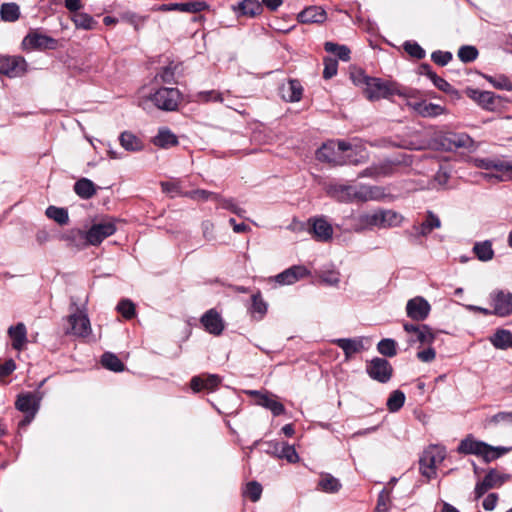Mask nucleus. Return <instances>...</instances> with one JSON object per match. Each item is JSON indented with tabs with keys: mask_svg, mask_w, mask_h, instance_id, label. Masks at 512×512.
Returning <instances> with one entry per match:
<instances>
[{
	"mask_svg": "<svg viewBox=\"0 0 512 512\" xmlns=\"http://www.w3.org/2000/svg\"><path fill=\"white\" fill-rule=\"evenodd\" d=\"M403 47L411 57L416 59H423L426 55L425 50L416 42L407 41Z\"/></svg>",
	"mask_w": 512,
	"mask_h": 512,
	"instance_id": "nucleus-56",
	"label": "nucleus"
},
{
	"mask_svg": "<svg viewBox=\"0 0 512 512\" xmlns=\"http://www.w3.org/2000/svg\"><path fill=\"white\" fill-rule=\"evenodd\" d=\"M333 343L343 350L346 359L365 349L363 338H339L333 340Z\"/></svg>",
	"mask_w": 512,
	"mask_h": 512,
	"instance_id": "nucleus-24",
	"label": "nucleus"
},
{
	"mask_svg": "<svg viewBox=\"0 0 512 512\" xmlns=\"http://www.w3.org/2000/svg\"><path fill=\"white\" fill-rule=\"evenodd\" d=\"M274 451L279 458L286 459L289 463H296L299 460L295 448L287 443H275Z\"/></svg>",
	"mask_w": 512,
	"mask_h": 512,
	"instance_id": "nucleus-37",
	"label": "nucleus"
},
{
	"mask_svg": "<svg viewBox=\"0 0 512 512\" xmlns=\"http://www.w3.org/2000/svg\"><path fill=\"white\" fill-rule=\"evenodd\" d=\"M181 93L176 88H160L150 96L154 105L165 111H174L177 109Z\"/></svg>",
	"mask_w": 512,
	"mask_h": 512,
	"instance_id": "nucleus-8",
	"label": "nucleus"
},
{
	"mask_svg": "<svg viewBox=\"0 0 512 512\" xmlns=\"http://www.w3.org/2000/svg\"><path fill=\"white\" fill-rule=\"evenodd\" d=\"M101 364L106 369L114 372H122L125 368L123 362L115 354L109 352L102 355Z\"/></svg>",
	"mask_w": 512,
	"mask_h": 512,
	"instance_id": "nucleus-43",
	"label": "nucleus"
},
{
	"mask_svg": "<svg viewBox=\"0 0 512 512\" xmlns=\"http://www.w3.org/2000/svg\"><path fill=\"white\" fill-rule=\"evenodd\" d=\"M40 399L35 393L20 394L16 400V408L24 413L36 414L39 409Z\"/></svg>",
	"mask_w": 512,
	"mask_h": 512,
	"instance_id": "nucleus-25",
	"label": "nucleus"
},
{
	"mask_svg": "<svg viewBox=\"0 0 512 512\" xmlns=\"http://www.w3.org/2000/svg\"><path fill=\"white\" fill-rule=\"evenodd\" d=\"M405 402V394L400 390L391 393L387 400V408L390 412H397L402 408Z\"/></svg>",
	"mask_w": 512,
	"mask_h": 512,
	"instance_id": "nucleus-49",
	"label": "nucleus"
},
{
	"mask_svg": "<svg viewBox=\"0 0 512 512\" xmlns=\"http://www.w3.org/2000/svg\"><path fill=\"white\" fill-rule=\"evenodd\" d=\"M175 68L172 66H167L162 69V71L156 76V78H160L163 83H172L175 79Z\"/></svg>",
	"mask_w": 512,
	"mask_h": 512,
	"instance_id": "nucleus-63",
	"label": "nucleus"
},
{
	"mask_svg": "<svg viewBox=\"0 0 512 512\" xmlns=\"http://www.w3.org/2000/svg\"><path fill=\"white\" fill-rule=\"evenodd\" d=\"M492 312L498 317L512 315V293L507 290H494L489 295Z\"/></svg>",
	"mask_w": 512,
	"mask_h": 512,
	"instance_id": "nucleus-9",
	"label": "nucleus"
},
{
	"mask_svg": "<svg viewBox=\"0 0 512 512\" xmlns=\"http://www.w3.org/2000/svg\"><path fill=\"white\" fill-rule=\"evenodd\" d=\"M320 282L329 286H337L340 282V274L336 271H325L320 275Z\"/></svg>",
	"mask_w": 512,
	"mask_h": 512,
	"instance_id": "nucleus-60",
	"label": "nucleus"
},
{
	"mask_svg": "<svg viewBox=\"0 0 512 512\" xmlns=\"http://www.w3.org/2000/svg\"><path fill=\"white\" fill-rule=\"evenodd\" d=\"M350 78L356 86L362 88L369 101L388 99L393 95L403 97L405 92V89H402L396 82L368 76L362 69L351 71Z\"/></svg>",
	"mask_w": 512,
	"mask_h": 512,
	"instance_id": "nucleus-1",
	"label": "nucleus"
},
{
	"mask_svg": "<svg viewBox=\"0 0 512 512\" xmlns=\"http://www.w3.org/2000/svg\"><path fill=\"white\" fill-rule=\"evenodd\" d=\"M242 15L254 17L262 13V4L258 0H243L238 4Z\"/></svg>",
	"mask_w": 512,
	"mask_h": 512,
	"instance_id": "nucleus-39",
	"label": "nucleus"
},
{
	"mask_svg": "<svg viewBox=\"0 0 512 512\" xmlns=\"http://www.w3.org/2000/svg\"><path fill=\"white\" fill-rule=\"evenodd\" d=\"M429 79L439 90L443 92L448 93L452 89L451 85L445 79L438 76L436 73H434Z\"/></svg>",
	"mask_w": 512,
	"mask_h": 512,
	"instance_id": "nucleus-64",
	"label": "nucleus"
},
{
	"mask_svg": "<svg viewBox=\"0 0 512 512\" xmlns=\"http://www.w3.org/2000/svg\"><path fill=\"white\" fill-rule=\"evenodd\" d=\"M318 487L326 493H335L340 490L341 483L331 474H324L318 482Z\"/></svg>",
	"mask_w": 512,
	"mask_h": 512,
	"instance_id": "nucleus-40",
	"label": "nucleus"
},
{
	"mask_svg": "<svg viewBox=\"0 0 512 512\" xmlns=\"http://www.w3.org/2000/svg\"><path fill=\"white\" fill-rule=\"evenodd\" d=\"M326 18L325 11L319 6H310L298 14L301 23H320Z\"/></svg>",
	"mask_w": 512,
	"mask_h": 512,
	"instance_id": "nucleus-30",
	"label": "nucleus"
},
{
	"mask_svg": "<svg viewBox=\"0 0 512 512\" xmlns=\"http://www.w3.org/2000/svg\"><path fill=\"white\" fill-rule=\"evenodd\" d=\"M500 424H512V411L498 412L485 420L486 427H495Z\"/></svg>",
	"mask_w": 512,
	"mask_h": 512,
	"instance_id": "nucleus-48",
	"label": "nucleus"
},
{
	"mask_svg": "<svg viewBox=\"0 0 512 512\" xmlns=\"http://www.w3.org/2000/svg\"><path fill=\"white\" fill-rule=\"evenodd\" d=\"M116 232V225L112 219L103 220L93 224L86 232V242L89 245H99L104 239Z\"/></svg>",
	"mask_w": 512,
	"mask_h": 512,
	"instance_id": "nucleus-10",
	"label": "nucleus"
},
{
	"mask_svg": "<svg viewBox=\"0 0 512 512\" xmlns=\"http://www.w3.org/2000/svg\"><path fill=\"white\" fill-rule=\"evenodd\" d=\"M510 450V447H494L483 441L475 440L471 436L463 439L457 449V451L461 454L480 456L486 463L498 459L499 457L508 453Z\"/></svg>",
	"mask_w": 512,
	"mask_h": 512,
	"instance_id": "nucleus-4",
	"label": "nucleus"
},
{
	"mask_svg": "<svg viewBox=\"0 0 512 512\" xmlns=\"http://www.w3.org/2000/svg\"><path fill=\"white\" fill-rule=\"evenodd\" d=\"M490 343L499 350H507L511 348L512 332L507 329H497L489 338Z\"/></svg>",
	"mask_w": 512,
	"mask_h": 512,
	"instance_id": "nucleus-29",
	"label": "nucleus"
},
{
	"mask_svg": "<svg viewBox=\"0 0 512 512\" xmlns=\"http://www.w3.org/2000/svg\"><path fill=\"white\" fill-rule=\"evenodd\" d=\"M201 323L205 330L213 335H220L224 329V324L219 313L214 310H208L202 317Z\"/></svg>",
	"mask_w": 512,
	"mask_h": 512,
	"instance_id": "nucleus-21",
	"label": "nucleus"
},
{
	"mask_svg": "<svg viewBox=\"0 0 512 512\" xmlns=\"http://www.w3.org/2000/svg\"><path fill=\"white\" fill-rule=\"evenodd\" d=\"M491 170H494L495 172L487 174V176L493 177L497 181H505L510 177L512 165L499 159H493Z\"/></svg>",
	"mask_w": 512,
	"mask_h": 512,
	"instance_id": "nucleus-33",
	"label": "nucleus"
},
{
	"mask_svg": "<svg viewBox=\"0 0 512 512\" xmlns=\"http://www.w3.org/2000/svg\"><path fill=\"white\" fill-rule=\"evenodd\" d=\"M445 457L446 451L444 447L431 445L425 449L419 460L422 475L428 479L434 477L436 474L437 464H440Z\"/></svg>",
	"mask_w": 512,
	"mask_h": 512,
	"instance_id": "nucleus-7",
	"label": "nucleus"
},
{
	"mask_svg": "<svg viewBox=\"0 0 512 512\" xmlns=\"http://www.w3.org/2000/svg\"><path fill=\"white\" fill-rule=\"evenodd\" d=\"M441 227V221L437 215H435L432 211H428L426 215V219L419 225L414 228L417 231L419 236H427L434 229Z\"/></svg>",
	"mask_w": 512,
	"mask_h": 512,
	"instance_id": "nucleus-31",
	"label": "nucleus"
},
{
	"mask_svg": "<svg viewBox=\"0 0 512 512\" xmlns=\"http://www.w3.org/2000/svg\"><path fill=\"white\" fill-rule=\"evenodd\" d=\"M442 145L448 150L457 148L469 149L473 147L474 141L466 133L449 132L443 136Z\"/></svg>",
	"mask_w": 512,
	"mask_h": 512,
	"instance_id": "nucleus-19",
	"label": "nucleus"
},
{
	"mask_svg": "<svg viewBox=\"0 0 512 512\" xmlns=\"http://www.w3.org/2000/svg\"><path fill=\"white\" fill-rule=\"evenodd\" d=\"M324 49L328 53H333L337 55V57L342 61H349L350 60V49L345 45H339L334 42H326L324 44Z\"/></svg>",
	"mask_w": 512,
	"mask_h": 512,
	"instance_id": "nucleus-45",
	"label": "nucleus"
},
{
	"mask_svg": "<svg viewBox=\"0 0 512 512\" xmlns=\"http://www.w3.org/2000/svg\"><path fill=\"white\" fill-rule=\"evenodd\" d=\"M458 57L464 63H470L478 57V50L474 46L464 45L458 50Z\"/></svg>",
	"mask_w": 512,
	"mask_h": 512,
	"instance_id": "nucleus-52",
	"label": "nucleus"
},
{
	"mask_svg": "<svg viewBox=\"0 0 512 512\" xmlns=\"http://www.w3.org/2000/svg\"><path fill=\"white\" fill-rule=\"evenodd\" d=\"M154 145L161 148H169L178 144V139L169 129L163 128L153 139Z\"/></svg>",
	"mask_w": 512,
	"mask_h": 512,
	"instance_id": "nucleus-35",
	"label": "nucleus"
},
{
	"mask_svg": "<svg viewBox=\"0 0 512 512\" xmlns=\"http://www.w3.org/2000/svg\"><path fill=\"white\" fill-rule=\"evenodd\" d=\"M402 98L405 100V105L420 117L433 118L445 113L443 106L421 99L417 90L405 89Z\"/></svg>",
	"mask_w": 512,
	"mask_h": 512,
	"instance_id": "nucleus-5",
	"label": "nucleus"
},
{
	"mask_svg": "<svg viewBox=\"0 0 512 512\" xmlns=\"http://www.w3.org/2000/svg\"><path fill=\"white\" fill-rule=\"evenodd\" d=\"M367 374L380 383H387L393 373L391 364L384 358H373L366 366Z\"/></svg>",
	"mask_w": 512,
	"mask_h": 512,
	"instance_id": "nucleus-12",
	"label": "nucleus"
},
{
	"mask_svg": "<svg viewBox=\"0 0 512 512\" xmlns=\"http://www.w3.org/2000/svg\"><path fill=\"white\" fill-rule=\"evenodd\" d=\"M0 16L3 21L14 22L19 19L20 9L16 3H4L0 8Z\"/></svg>",
	"mask_w": 512,
	"mask_h": 512,
	"instance_id": "nucleus-42",
	"label": "nucleus"
},
{
	"mask_svg": "<svg viewBox=\"0 0 512 512\" xmlns=\"http://www.w3.org/2000/svg\"><path fill=\"white\" fill-rule=\"evenodd\" d=\"M27 70V63L21 56L0 57V74L9 78L21 77Z\"/></svg>",
	"mask_w": 512,
	"mask_h": 512,
	"instance_id": "nucleus-11",
	"label": "nucleus"
},
{
	"mask_svg": "<svg viewBox=\"0 0 512 512\" xmlns=\"http://www.w3.org/2000/svg\"><path fill=\"white\" fill-rule=\"evenodd\" d=\"M197 100L202 102L209 101H219L222 102L223 98L220 92L211 90V91H203L197 94Z\"/></svg>",
	"mask_w": 512,
	"mask_h": 512,
	"instance_id": "nucleus-62",
	"label": "nucleus"
},
{
	"mask_svg": "<svg viewBox=\"0 0 512 512\" xmlns=\"http://www.w3.org/2000/svg\"><path fill=\"white\" fill-rule=\"evenodd\" d=\"M431 59L439 66H445L452 60V54L448 51L437 50L431 55Z\"/></svg>",
	"mask_w": 512,
	"mask_h": 512,
	"instance_id": "nucleus-61",
	"label": "nucleus"
},
{
	"mask_svg": "<svg viewBox=\"0 0 512 512\" xmlns=\"http://www.w3.org/2000/svg\"><path fill=\"white\" fill-rule=\"evenodd\" d=\"M75 193L82 199H90L96 193L94 183L87 179L81 178L74 184Z\"/></svg>",
	"mask_w": 512,
	"mask_h": 512,
	"instance_id": "nucleus-34",
	"label": "nucleus"
},
{
	"mask_svg": "<svg viewBox=\"0 0 512 512\" xmlns=\"http://www.w3.org/2000/svg\"><path fill=\"white\" fill-rule=\"evenodd\" d=\"M185 197L190 198L192 200H203V201L208 200L210 198L219 199L218 194L211 192V191L203 190V189L186 191Z\"/></svg>",
	"mask_w": 512,
	"mask_h": 512,
	"instance_id": "nucleus-54",
	"label": "nucleus"
},
{
	"mask_svg": "<svg viewBox=\"0 0 512 512\" xmlns=\"http://www.w3.org/2000/svg\"><path fill=\"white\" fill-rule=\"evenodd\" d=\"M117 310L126 319H131L135 315V305L128 299L121 300L117 305Z\"/></svg>",
	"mask_w": 512,
	"mask_h": 512,
	"instance_id": "nucleus-57",
	"label": "nucleus"
},
{
	"mask_svg": "<svg viewBox=\"0 0 512 512\" xmlns=\"http://www.w3.org/2000/svg\"><path fill=\"white\" fill-rule=\"evenodd\" d=\"M338 71V62L333 58H325L324 59V70L323 77L325 79H331L337 74Z\"/></svg>",
	"mask_w": 512,
	"mask_h": 512,
	"instance_id": "nucleus-58",
	"label": "nucleus"
},
{
	"mask_svg": "<svg viewBox=\"0 0 512 512\" xmlns=\"http://www.w3.org/2000/svg\"><path fill=\"white\" fill-rule=\"evenodd\" d=\"M485 79L493 85V87L505 90V91H511L512 90V82L504 75L499 76H484Z\"/></svg>",
	"mask_w": 512,
	"mask_h": 512,
	"instance_id": "nucleus-51",
	"label": "nucleus"
},
{
	"mask_svg": "<svg viewBox=\"0 0 512 512\" xmlns=\"http://www.w3.org/2000/svg\"><path fill=\"white\" fill-rule=\"evenodd\" d=\"M70 329L67 334H72L77 337H87L91 333L90 320L83 312L72 314L68 317Z\"/></svg>",
	"mask_w": 512,
	"mask_h": 512,
	"instance_id": "nucleus-14",
	"label": "nucleus"
},
{
	"mask_svg": "<svg viewBox=\"0 0 512 512\" xmlns=\"http://www.w3.org/2000/svg\"><path fill=\"white\" fill-rule=\"evenodd\" d=\"M221 379L216 374L194 376L191 379L190 386L194 392H199L203 389L213 391L220 384Z\"/></svg>",
	"mask_w": 512,
	"mask_h": 512,
	"instance_id": "nucleus-22",
	"label": "nucleus"
},
{
	"mask_svg": "<svg viewBox=\"0 0 512 512\" xmlns=\"http://www.w3.org/2000/svg\"><path fill=\"white\" fill-rule=\"evenodd\" d=\"M508 478V475H500L495 469H491L484 479L476 484L475 499L481 498L489 489L502 485Z\"/></svg>",
	"mask_w": 512,
	"mask_h": 512,
	"instance_id": "nucleus-17",
	"label": "nucleus"
},
{
	"mask_svg": "<svg viewBox=\"0 0 512 512\" xmlns=\"http://www.w3.org/2000/svg\"><path fill=\"white\" fill-rule=\"evenodd\" d=\"M252 312L258 313L261 316L264 315L267 311V304L262 299L261 293L257 292L252 295Z\"/></svg>",
	"mask_w": 512,
	"mask_h": 512,
	"instance_id": "nucleus-59",
	"label": "nucleus"
},
{
	"mask_svg": "<svg viewBox=\"0 0 512 512\" xmlns=\"http://www.w3.org/2000/svg\"><path fill=\"white\" fill-rule=\"evenodd\" d=\"M282 98L288 102L300 101L303 93L301 83L296 79H290L281 88Z\"/></svg>",
	"mask_w": 512,
	"mask_h": 512,
	"instance_id": "nucleus-27",
	"label": "nucleus"
},
{
	"mask_svg": "<svg viewBox=\"0 0 512 512\" xmlns=\"http://www.w3.org/2000/svg\"><path fill=\"white\" fill-rule=\"evenodd\" d=\"M8 335L12 340V347L16 350H22L27 342V330L23 323H18L8 329Z\"/></svg>",
	"mask_w": 512,
	"mask_h": 512,
	"instance_id": "nucleus-28",
	"label": "nucleus"
},
{
	"mask_svg": "<svg viewBox=\"0 0 512 512\" xmlns=\"http://www.w3.org/2000/svg\"><path fill=\"white\" fill-rule=\"evenodd\" d=\"M119 140L121 146L127 151L135 152L143 148L142 141L131 132L125 131L121 133Z\"/></svg>",
	"mask_w": 512,
	"mask_h": 512,
	"instance_id": "nucleus-36",
	"label": "nucleus"
},
{
	"mask_svg": "<svg viewBox=\"0 0 512 512\" xmlns=\"http://www.w3.org/2000/svg\"><path fill=\"white\" fill-rule=\"evenodd\" d=\"M214 200L219 203V206L221 208L230 210L231 212L235 213L239 217H244L245 210L238 207L232 198L224 199L219 195V199H214Z\"/></svg>",
	"mask_w": 512,
	"mask_h": 512,
	"instance_id": "nucleus-55",
	"label": "nucleus"
},
{
	"mask_svg": "<svg viewBox=\"0 0 512 512\" xmlns=\"http://www.w3.org/2000/svg\"><path fill=\"white\" fill-rule=\"evenodd\" d=\"M326 193L331 198L342 203L367 202L380 200L383 197V192L379 187L342 183H329L326 187Z\"/></svg>",
	"mask_w": 512,
	"mask_h": 512,
	"instance_id": "nucleus-2",
	"label": "nucleus"
},
{
	"mask_svg": "<svg viewBox=\"0 0 512 512\" xmlns=\"http://www.w3.org/2000/svg\"><path fill=\"white\" fill-rule=\"evenodd\" d=\"M161 189L164 193L170 197L181 196L185 197V192L182 190L181 181L179 179H173L171 181H162L160 183Z\"/></svg>",
	"mask_w": 512,
	"mask_h": 512,
	"instance_id": "nucleus-44",
	"label": "nucleus"
},
{
	"mask_svg": "<svg viewBox=\"0 0 512 512\" xmlns=\"http://www.w3.org/2000/svg\"><path fill=\"white\" fill-rule=\"evenodd\" d=\"M63 238L69 242L70 245L80 247L89 245L86 242V232L80 229H72Z\"/></svg>",
	"mask_w": 512,
	"mask_h": 512,
	"instance_id": "nucleus-46",
	"label": "nucleus"
},
{
	"mask_svg": "<svg viewBox=\"0 0 512 512\" xmlns=\"http://www.w3.org/2000/svg\"><path fill=\"white\" fill-rule=\"evenodd\" d=\"M251 394L258 395L257 403L269 409L274 416H279L285 412L284 405L277 400L276 396L259 394L257 391H252Z\"/></svg>",
	"mask_w": 512,
	"mask_h": 512,
	"instance_id": "nucleus-26",
	"label": "nucleus"
},
{
	"mask_svg": "<svg viewBox=\"0 0 512 512\" xmlns=\"http://www.w3.org/2000/svg\"><path fill=\"white\" fill-rule=\"evenodd\" d=\"M263 488L257 481H250L245 485L243 489V495L249 498L252 502L260 500Z\"/></svg>",
	"mask_w": 512,
	"mask_h": 512,
	"instance_id": "nucleus-47",
	"label": "nucleus"
},
{
	"mask_svg": "<svg viewBox=\"0 0 512 512\" xmlns=\"http://www.w3.org/2000/svg\"><path fill=\"white\" fill-rule=\"evenodd\" d=\"M208 8V4L204 1H191L187 3H170L163 4L160 7L162 11H180L184 13H198Z\"/></svg>",
	"mask_w": 512,
	"mask_h": 512,
	"instance_id": "nucleus-23",
	"label": "nucleus"
},
{
	"mask_svg": "<svg viewBox=\"0 0 512 512\" xmlns=\"http://www.w3.org/2000/svg\"><path fill=\"white\" fill-rule=\"evenodd\" d=\"M466 94L486 110L492 111L499 104V97L490 91H480L478 89L468 88L466 90Z\"/></svg>",
	"mask_w": 512,
	"mask_h": 512,
	"instance_id": "nucleus-18",
	"label": "nucleus"
},
{
	"mask_svg": "<svg viewBox=\"0 0 512 512\" xmlns=\"http://www.w3.org/2000/svg\"><path fill=\"white\" fill-rule=\"evenodd\" d=\"M350 148L351 145L344 140L328 141L316 151V158L333 166H342L348 162L343 153Z\"/></svg>",
	"mask_w": 512,
	"mask_h": 512,
	"instance_id": "nucleus-6",
	"label": "nucleus"
},
{
	"mask_svg": "<svg viewBox=\"0 0 512 512\" xmlns=\"http://www.w3.org/2000/svg\"><path fill=\"white\" fill-rule=\"evenodd\" d=\"M45 214L59 225H66L69 222L68 211L65 208L51 205L46 209Z\"/></svg>",
	"mask_w": 512,
	"mask_h": 512,
	"instance_id": "nucleus-41",
	"label": "nucleus"
},
{
	"mask_svg": "<svg viewBox=\"0 0 512 512\" xmlns=\"http://www.w3.org/2000/svg\"><path fill=\"white\" fill-rule=\"evenodd\" d=\"M23 46L30 49H50L58 47V41L38 32H30L23 40Z\"/></svg>",
	"mask_w": 512,
	"mask_h": 512,
	"instance_id": "nucleus-13",
	"label": "nucleus"
},
{
	"mask_svg": "<svg viewBox=\"0 0 512 512\" xmlns=\"http://www.w3.org/2000/svg\"><path fill=\"white\" fill-rule=\"evenodd\" d=\"M309 232L320 242H327L333 236L332 225L324 217H315L309 219Z\"/></svg>",
	"mask_w": 512,
	"mask_h": 512,
	"instance_id": "nucleus-15",
	"label": "nucleus"
},
{
	"mask_svg": "<svg viewBox=\"0 0 512 512\" xmlns=\"http://www.w3.org/2000/svg\"><path fill=\"white\" fill-rule=\"evenodd\" d=\"M396 342L393 339L385 338L377 344V350L380 354L393 357L397 354Z\"/></svg>",
	"mask_w": 512,
	"mask_h": 512,
	"instance_id": "nucleus-50",
	"label": "nucleus"
},
{
	"mask_svg": "<svg viewBox=\"0 0 512 512\" xmlns=\"http://www.w3.org/2000/svg\"><path fill=\"white\" fill-rule=\"evenodd\" d=\"M431 310V306L423 297H415L410 299L406 305L407 316L415 321L425 320Z\"/></svg>",
	"mask_w": 512,
	"mask_h": 512,
	"instance_id": "nucleus-16",
	"label": "nucleus"
},
{
	"mask_svg": "<svg viewBox=\"0 0 512 512\" xmlns=\"http://www.w3.org/2000/svg\"><path fill=\"white\" fill-rule=\"evenodd\" d=\"M473 252L475 253L476 257L482 262L490 261L494 257L492 243L489 240L475 243L473 247Z\"/></svg>",
	"mask_w": 512,
	"mask_h": 512,
	"instance_id": "nucleus-38",
	"label": "nucleus"
},
{
	"mask_svg": "<svg viewBox=\"0 0 512 512\" xmlns=\"http://www.w3.org/2000/svg\"><path fill=\"white\" fill-rule=\"evenodd\" d=\"M309 275L308 269L303 265L292 266L275 276L280 285H291Z\"/></svg>",
	"mask_w": 512,
	"mask_h": 512,
	"instance_id": "nucleus-20",
	"label": "nucleus"
},
{
	"mask_svg": "<svg viewBox=\"0 0 512 512\" xmlns=\"http://www.w3.org/2000/svg\"><path fill=\"white\" fill-rule=\"evenodd\" d=\"M75 26L82 29H92L95 22L93 18L86 13H76L72 18Z\"/></svg>",
	"mask_w": 512,
	"mask_h": 512,
	"instance_id": "nucleus-53",
	"label": "nucleus"
},
{
	"mask_svg": "<svg viewBox=\"0 0 512 512\" xmlns=\"http://www.w3.org/2000/svg\"><path fill=\"white\" fill-rule=\"evenodd\" d=\"M402 222V216L393 210L379 209L371 213H363L354 218L353 229L356 232L374 228L387 229L397 227Z\"/></svg>",
	"mask_w": 512,
	"mask_h": 512,
	"instance_id": "nucleus-3",
	"label": "nucleus"
},
{
	"mask_svg": "<svg viewBox=\"0 0 512 512\" xmlns=\"http://www.w3.org/2000/svg\"><path fill=\"white\" fill-rule=\"evenodd\" d=\"M436 338V333L433 332V330L427 326V325H421L419 327V330L416 331V333L413 336H410L408 339V342L410 344L419 342L422 345H431Z\"/></svg>",
	"mask_w": 512,
	"mask_h": 512,
	"instance_id": "nucleus-32",
	"label": "nucleus"
}]
</instances>
